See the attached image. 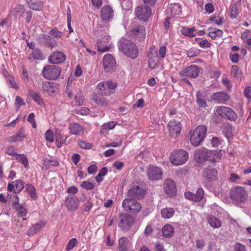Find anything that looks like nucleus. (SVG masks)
<instances>
[{
    "mask_svg": "<svg viewBox=\"0 0 251 251\" xmlns=\"http://www.w3.org/2000/svg\"><path fill=\"white\" fill-rule=\"evenodd\" d=\"M15 105L16 107V110L18 111L20 106L22 105H25V103L23 99H22L20 96H17L16 97Z\"/></svg>",
    "mask_w": 251,
    "mask_h": 251,
    "instance_id": "obj_50",
    "label": "nucleus"
},
{
    "mask_svg": "<svg viewBox=\"0 0 251 251\" xmlns=\"http://www.w3.org/2000/svg\"><path fill=\"white\" fill-rule=\"evenodd\" d=\"M29 7L34 10L39 11L43 7L42 2L39 0H33L31 3H30Z\"/></svg>",
    "mask_w": 251,
    "mask_h": 251,
    "instance_id": "obj_40",
    "label": "nucleus"
},
{
    "mask_svg": "<svg viewBox=\"0 0 251 251\" xmlns=\"http://www.w3.org/2000/svg\"><path fill=\"white\" fill-rule=\"evenodd\" d=\"M16 159L19 162L22 163L25 168H27L28 167V161L27 157L24 154H17Z\"/></svg>",
    "mask_w": 251,
    "mask_h": 251,
    "instance_id": "obj_36",
    "label": "nucleus"
},
{
    "mask_svg": "<svg viewBox=\"0 0 251 251\" xmlns=\"http://www.w3.org/2000/svg\"><path fill=\"white\" fill-rule=\"evenodd\" d=\"M34 117L35 115L33 113H30L28 116L27 121L32 124L33 128H35L36 127V125L35 123Z\"/></svg>",
    "mask_w": 251,
    "mask_h": 251,
    "instance_id": "obj_57",
    "label": "nucleus"
},
{
    "mask_svg": "<svg viewBox=\"0 0 251 251\" xmlns=\"http://www.w3.org/2000/svg\"><path fill=\"white\" fill-rule=\"evenodd\" d=\"M31 57L35 60H43L44 58L41 50L38 49H35L33 50L30 56L29 57V59H30Z\"/></svg>",
    "mask_w": 251,
    "mask_h": 251,
    "instance_id": "obj_34",
    "label": "nucleus"
},
{
    "mask_svg": "<svg viewBox=\"0 0 251 251\" xmlns=\"http://www.w3.org/2000/svg\"><path fill=\"white\" fill-rule=\"evenodd\" d=\"M170 135L176 137L179 134L181 130V124L176 120H171L168 124Z\"/></svg>",
    "mask_w": 251,
    "mask_h": 251,
    "instance_id": "obj_17",
    "label": "nucleus"
},
{
    "mask_svg": "<svg viewBox=\"0 0 251 251\" xmlns=\"http://www.w3.org/2000/svg\"><path fill=\"white\" fill-rule=\"evenodd\" d=\"M147 175L151 180H159L162 178L163 172L160 168L151 165L147 169Z\"/></svg>",
    "mask_w": 251,
    "mask_h": 251,
    "instance_id": "obj_11",
    "label": "nucleus"
},
{
    "mask_svg": "<svg viewBox=\"0 0 251 251\" xmlns=\"http://www.w3.org/2000/svg\"><path fill=\"white\" fill-rule=\"evenodd\" d=\"M24 6L22 5H17L13 9V12L16 17H21L25 12Z\"/></svg>",
    "mask_w": 251,
    "mask_h": 251,
    "instance_id": "obj_39",
    "label": "nucleus"
},
{
    "mask_svg": "<svg viewBox=\"0 0 251 251\" xmlns=\"http://www.w3.org/2000/svg\"><path fill=\"white\" fill-rule=\"evenodd\" d=\"M159 61V58L148 59L149 67L153 70L158 66Z\"/></svg>",
    "mask_w": 251,
    "mask_h": 251,
    "instance_id": "obj_47",
    "label": "nucleus"
},
{
    "mask_svg": "<svg viewBox=\"0 0 251 251\" xmlns=\"http://www.w3.org/2000/svg\"><path fill=\"white\" fill-rule=\"evenodd\" d=\"M45 138L47 141L51 143L54 141L53 134L50 130L49 129L46 131L45 133Z\"/></svg>",
    "mask_w": 251,
    "mask_h": 251,
    "instance_id": "obj_54",
    "label": "nucleus"
},
{
    "mask_svg": "<svg viewBox=\"0 0 251 251\" xmlns=\"http://www.w3.org/2000/svg\"><path fill=\"white\" fill-rule=\"evenodd\" d=\"M154 248L156 251H164V246L160 241H156L154 243Z\"/></svg>",
    "mask_w": 251,
    "mask_h": 251,
    "instance_id": "obj_62",
    "label": "nucleus"
},
{
    "mask_svg": "<svg viewBox=\"0 0 251 251\" xmlns=\"http://www.w3.org/2000/svg\"><path fill=\"white\" fill-rule=\"evenodd\" d=\"M146 187L144 183L133 186L128 191V199H143L146 194Z\"/></svg>",
    "mask_w": 251,
    "mask_h": 251,
    "instance_id": "obj_5",
    "label": "nucleus"
},
{
    "mask_svg": "<svg viewBox=\"0 0 251 251\" xmlns=\"http://www.w3.org/2000/svg\"><path fill=\"white\" fill-rule=\"evenodd\" d=\"M15 209L17 212V213L21 217H23L26 215V209L20 205L16 206Z\"/></svg>",
    "mask_w": 251,
    "mask_h": 251,
    "instance_id": "obj_51",
    "label": "nucleus"
},
{
    "mask_svg": "<svg viewBox=\"0 0 251 251\" xmlns=\"http://www.w3.org/2000/svg\"><path fill=\"white\" fill-rule=\"evenodd\" d=\"M205 241L203 239L197 240L196 241V248L201 250L203 249L205 246Z\"/></svg>",
    "mask_w": 251,
    "mask_h": 251,
    "instance_id": "obj_58",
    "label": "nucleus"
},
{
    "mask_svg": "<svg viewBox=\"0 0 251 251\" xmlns=\"http://www.w3.org/2000/svg\"><path fill=\"white\" fill-rule=\"evenodd\" d=\"M50 34L54 38H60L63 35V33L58 30L56 28H52L50 31Z\"/></svg>",
    "mask_w": 251,
    "mask_h": 251,
    "instance_id": "obj_49",
    "label": "nucleus"
},
{
    "mask_svg": "<svg viewBox=\"0 0 251 251\" xmlns=\"http://www.w3.org/2000/svg\"><path fill=\"white\" fill-rule=\"evenodd\" d=\"M117 85L116 83L110 81H105L101 82L98 86V88L100 90V93L104 95H109L114 92Z\"/></svg>",
    "mask_w": 251,
    "mask_h": 251,
    "instance_id": "obj_9",
    "label": "nucleus"
},
{
    "mask_svg": "<svg viewBox=\"0 0 251 251\" xmlns=\"http://www.w3.org/2000/svg\"><path fill=\"white\" fill-rule=\"evenodd\" d=\"M65 59V55L60 51L53 52L49 57V61L52 64L62 63Z\"/></svg>",
    "mask_w": 251,
    "mask_h": 251,
    "instance_id": "obj_21",
    "label": "nucleus"
},
{
    "mask_svg": "<svg viewBox=\"0 0 251 251\" xmlns=\"http://www.w3.org/2000/svg\"><path fill=\"white\" fill-rule=\"evenodd\" d=\"M230 197L234 201L243 202L247 200V193L243 187L236 186L230 190Z\"/></svg>",
    "mask_w": 251,
    "mask_h": 251,
    "instance_id": "obj_7",
    "label": "nucleus"
},
{
    "mask_svg": "<svg viewBox=\"0 0 251 251\" xmlns=\"http://www.w3.org/2000/svg\"><path fill=\"white\" fill-rule=\"evenodd\" d=\"M77 244V240L75 238H73L68 243L66 250L67 251H69L72 250L74 247H75Z\"/></svg>",
    "mask_w": 251,
    "mask_h": 251,
    "instance_id": "obj_53",
    "label": "nucleus"
},
{
    "mask_svg": "<svg viewBox=\"0 0 251 251\" xmlns=\"http://www.w3.org/2000/svg\"><path fill=\"white\" fill-rule=\"evenodd\" d=\"M217 113L222 117L227 118L231 121H235L237 118L236 113L231 108L226 106H218Z\"/></svg>",
    "mask_w": 251,
    "mask_h": 251,
    "instance_id": "obj_12",
    "label": "nucleus"
},
{
    "mask_svg": "<svg viewBox=\"0 0 251 251\" xmlns=\"http://www.w3.org/2000/svg\"><path fill=\"white\" fill-rule=\"evenodd\" d=\"M199 51L193 49H191L187 51V55L189 57L196 56L199 54Z\"/></svg>",
    "mask_w": 251,
    "mask_h": 251,
    "instance_id": "obj_59",
    "label": "nucleus"
},
{
    "mask_svg": "<svg viewBox=\"0 0 251 251\" xmlns=\"http://www.w3.org/2000/svg\"><path fill=\"white\" fill-rule=\"evenodd\" d=\"M79 200L74 195L69 194L65 199L64 204L69 211H74L78 208Z\"/></svg>",
    "mask_w": 251,
    "mask_h": 251,
    "instance_id": "obj_15",
    "label": "nucleus"
},
{
    "mask_svg": "<svg viewBox=\"0 0 251 251\" xmlns=\"http://www.w3.org/2000/svg\"><path fill=\"white\" fill-rule=\"evenodd\" d=\"M70 133L72 134L78 135L83 132V128L76 123L71 124L70 126Z\"/></svg>",
    "mask_w": 251,
    "mask_h": 251,
    "instance_id": "obj_28",
    "label": "nucleus"
},
{
    "mask_svg": "<svg viewBox=\"0 0 251 251\" xmlns=\"http://www.w3.org/2000/svg\"><path fill=\"white\" fill-rule=\"evenodd\" d=\"M118 49L125 55L131 59H135L139 54L136 45L131 40L122 38L118 44Z\"/></svg>",
    "mask_w": 251,
    "mask_h": 251,
    "instance_id": "obj_1",
    "label": "nucleus"
},
{
    "mask_svg": "<svg viewBox=\"0 0 251 251\" xmlns=\"http://www.w3.org/2000/svg\"><path fill=\"white\" fill-rule=\"evenodd\" d=\"M130 34L133 38L136 39L139 41H141L145 38V27L141 25H135L131 28Z\"/></svg>",
    "mask_w": 251,
    "mask_h": 251,
    "instance_id": "obj_13",
    "label": "nucleus"
},
{
    "mask_svg": "<svg viewBox=\"0 0 251 251\" xmlns=\"http://www.w3.org/2000/svg\"><path fill=\"white\" fill-rule=\"evenodd\" d=\"M199 73V68L197 65H192L180 71L179 75L189 78H196L198 76Z\"/></svg>",
    "mask_w": 251,
    "mask_h": 251,
    "instance_id": "obj_16",
    "label": "nucleus"
},
{
    "mask_svg": "<svg viewBox=\"0 0 251 251\" xmlns=\"http://www.w3.org/2000/svg\"><path fill=\"white\" fill-rule=\"evenodd\" d=\"M25 189L33 199H36L37 196L35 189L32 185L30 184H27L25 185Z\"/></svg>",
    "mask_w": 251,
    "mask_h": 251,
    "instance_id": "obj_42",
    "label": "nucleus"
},
{
    "mask_svg": "<svg viewBox=\"0 0 251 251\" xmlns=\"http://www.w3.org/2000/svg\"><path fill=\"white\" fill-rule=\"evenodd\" d=\"M217 176V171L213 168L204 169L203 176L208 181H212L216 179Z\"/></svg>",
    "mask_w": 251,
    "mask_h": 251,
    "instance_id": "obj_26",
    "label": "nucleus"
},
{
    "mask_svg": "<svg viewBox=\"0 0 251 251\" xmlns=\"http://www.w3.org/2000/svg\"><path fill=\"white\" fill-rule=\"evenodd\" d=\"M244 96L248 99H251V86L246 87L244 91Z\"/></svg>",
    "mask_w": 251,
    "mask_h": 251,
    "instance_id": "obj_61",
    "label": "nucleus"
},
{
    "mask_svg": "<svg viewBox=\"0 0 251 251\" xmlns=\"http://www.w3.org/2000/svg\"><path fill=\"white\" fill-rule=\"evenodd\" d=\"M83 99L82 94L80 92L76 93L75 96V100L72 102V104L75 105L81 106L83 105Z\"/></svg>",
    "mask_w": 251,
    "mask_h": 251,
    "instance_id": "obj_43",
    "label": "nucleus"
},
{
    "mask_svg": "<svg viewBox=\"0 0 251 251\" xmlns=\"http://www.w3.org/2000/svg\"><path fill=\"white\" fill-rule=\"evenodd\" d=\"M188 158V153L183 150L174 151L169 157L171 162L175 165L184 164Z\"/></svg>",
    "mask_w": 251,
    "mask_h": 251,
    "instance_id": "obj_4",
    "label": "nucleus"
},
{
    "mask_svg": "<svg viewBox=\"0 0 251 251\" xmlns=\"http://www.w3.org/2000/svg\"><path fill=\"white\" fill-rule=\"evenodd\" d=\"M6 80L11 87L15 89H17L18 88L17 84L15 81L14 78L12 76L8 75L6 78Z\"/></svg>",
    "mask_w": 251,
    "mask_h": 251,
    "instance_id": "obj_52",
    "label": "nucleus"
},
{
    "mask_svg": "<svg viewBox=\"0 0 251 251\" xmlns=\"http://www.w3.org/2000/svg\"><path fill=\"white\" fill-rule=\"evenodd\" d=\"M238 14L237 5L234 4L230 7V16L232 19L235 18Z\"/></svg>",
    "mask_w": 251,
    "mask_h": 251,
    "instance_id": "obj_48",
    "label": "nucleus"
},
{
    "mask_svg": "<svg viewBox=\"0 0 251 251\" xmlns=\"http://www.w3.org/2000/svg\"><path fill=\"white\" fill-rule=\"evenodd\" d=\"M163 235L167 238H170L173 236L174 233L173 227L170 225H166L162 228Z\"/></svg>",
    "mask_w": 251,
    "mask_h": 251,
    "instance_id": "obj_29",
    "label": "nucleus"
},
{
    "mask_svg": "<svg viewBox=\"0 0 251 251\" xmlns=\"http://www.w3.org/2000/svg\"><path fill=\"white\" fill-rule=\"evenodd\" d=\"M25 137V135L20 133H17L11 137L7 138V140L9 142H17L20 141L24 139Z\"/></svg>",
    "mask_w": 251,
    "mask_h": 251,
    "instance_id": "obj_44",
    "label": "nucleus"
},
{
    "mask_svg": "<svg viewBox=\"0 0 251 251\" xmlns=\"http://www.w3.org/2000/svg\"><path fill=\"white\" fill-rule=\"evenodd\" d=\"M197 102L199 105L201 107L204 108L206 106L205 101L202 98V95L200 92L197 93Z\"/></svg>",
    "mask_w": 251,
    "mask_h": 251,
    "instance_id": "obj_46",
    "label": "nucleus"
},
{
    "mask_svg": "<svg viewBox=\"0 0 251 251\" xmlns=\"http://www.w3.org/2000/svg\"><path fill=\"white\" fill-rule=\"evenodd\" d=\"M206 131L207 128L205 126H198L191 135L190 141L192 145L199 146L205 137Z\"/></svg>",
    "mask_w": 251,
    "mask_h": 251,
    "instance_id": "obj_3",
    "label": "nucleus"
},
{
    "mask_svg": "<svg viewBox=\"0 0 251 251\" xmlns=\"http://www.w3.org/2000/svg\"><path fill=\"white\" fill-rule=\"evenodd\" d=\"M231 73L237 80H241L243 76V73L238 66L234 65L232 66Z\"/></svg>",
    "mask_w": 251,
    "mask_h": 251,
    "instance_id": "obj_30",
    "label": "nucleus"
},
{
    "mask_svg": "<svg viewBox=\"0 0 251 251\" xmlns=\"http://www.w3.org/2000/svg\"><path fill=\"white\" fill-rule=\"evenodd\" d=\"M195 30L194 27L188 28L186 27H182L181 32L185 36H194V32Z\"/></svg>",
    "mask_w": 251,
    "mask_h": 251,
    "instance_id": "obj_45",
    "label": "nucleus"
},
{
    "mask_svg": "<svg viewBox=\"0 0 251 251\" xmlns=\"http://www.w3.org/2000/svg\"><path fill=\"white\" fill-rule=\"evenodd\" d=\"M93 100L97 104L100 106H106L108 105V101L103 97L95 96L93 98Z\"/></svg>",
    "mask_w": 251,
    "mask_h": 251,
    "instance_id": "obj_37",
    "label": "nucleus"
},
{
    "mask_svg": "<svg viewBox=\"0 0 251 251\" xmlns=\"http://www.w3.org/2000/svg\"><path fill=\"white\" fill-rule=\"evenodd\" d=\"M136 16L140 20L147 21L151 13V9L148 5H140L136 8Z\"/></svg>",
    "mask_w": 251,
    "mask_h": 251,
    "instance_id": "obj_10",
    "label": "nucleus"
},
{
    "mask_svg": "<svg viewBox=\"0 0 251 251\" xmlns=\"http://www.w3.org/2000/svg\"><path fill=\"white\" fill-rule=\"evenodd\" d=\"M128 240L126 237H122L119 240L120 251H127Z\"/></svg>",
    "mask_w": 251,
    "mask_h": 251,
    "instance_id": "obj_33",
    "label": "nucleus"
},
{
    "mask_svg": "<svg viewBox=\"0 0 251 251\" xmlns=\"http://www.w3.org/2000/svg\"><path fill=\"white\" fill-rule=\"evenodd\" d=\"M43 90L48 95H52L55 92L54 84L51 82L46 81L42 83Z\"/></svg>",
    "mask_w": 251,
    "mask_h": 251,
    "instance_id": "obj_27",
    "label": "nucleus"
},
{
    "mask_svg": "<svg viewBox=\"0 0 251 251\" xmlns=\"http://www.w3.org/2000/svg\"><path fill=\"white\" fill-rule=\"evenodd\" d=\"M162 217L165 219L171 218L174 214V210L171 208H166L161 210Z\"/></svg>",
    "mask_w": 251,
    "mask_h": 251,
    "instance_id": "obj_35",
    "label": "nucleus"
},
{
    "mask_svg": "<svg viewBox=\"0 0 251 251\" xmlns=\"http://www.w3.org/2000/svg\"><path fill=\"white\" fill-rule=\"evenodd\" d=\"M61 69L54 65H46L43 69V75L44 77L49 80L57 79L60 75Z\"/></svg>",
    "mask_w": 251,
    "mask_h": 251,
    "instance_id": "obj_6",
    "label": "nucleus"
},
{
    "mask_svg": "<svg viewBox=\"0 0 251 251\" xmlns=\"http://www.w3.org/2000/svg\"><path fill=\"white\" fill-rule=\"evenodd\" d=\"M229 96L226 93L219 92L213 94L212 99L218 103H225L229 99Z\"/></svg>",
    "mask_w": 251,
    "mask_h": 251,
    "instance_id": "obj_24",
    "label": "nucleus"
},
{
    "mask_svg": "<svg viewBox=\"0 0 251 251\" xmlns=\"http://www.w3.org/2000/svg\"><path fill=\"white\" fill-rule=\"evenodd\" d=\"M215 156L216 155L214 153L206 149L197 150L194 153V158L199 163L208 159L212 163L214 164L216 162Z\"/></svg>",
    "mask_w": 251,
    "mask_h": 251,
    "instance_id": "obj_2",
    "label": "nucleus"
},
{
    "mask_svg": "<svg viewBox=\"0 0 251 251\" xmlns=\"http://www.w3.org/2000/svg\"><path fill=\"white\" fill-rule=\"evenodd\" d=\"M78 145L80 148L84 149H90L92 147L91 144L83 141H79L78 143Z\"/></svg>",
    "mask_w": 251,
    "mask_h": 251,
    "instance_id": "obj_56",
    "label": "nucleus"
},
{
    "mask_svg": "<svg viewBox=\"0 0 251 251\" xmlns=\"http://www.w3.org/2000/svg\"><path fill=\"white\" fill-rule=\"evenodd\" d=\"M46 223L44 222V221H39L37 222L35 224L33 225L27 231V235L28 236H32L38 233L43 227H44Z\"/></svg>",
    "mask_w": 251,
    "mask_h": 251,
    "instance_id": "obj_25",
    "label": "nucleus"
},
{
    "mask_svg": "<svg viewBox=\"0 0 251 251\" xmlns=\"http://www.w3.org/2000/svg\"><path fill=\"white\" fill-rule=\"evenodd\" d=\"M114 16L113 11L109 5H104L101 10L100 17L102 21L108 22Z\"/></svg>",
    "mask_w": 251,
    "mask_h": 251,
    "instance_id": "obj_22",
    "label": "nucleus"
},
{
    "mask_svg": "<svg viewBox=\"0 0 251 251\" xmlns=\"http://www.w3.org/2000/svg\"><path fill=\"white\" fill-rule=\"evenodd\" d=\"M148 59L160 58L158 54L157 49L155 46H152L149 49L148 54Z\"/></svg>",
    "mask_w": 251,
    "mask_h": 251,
    "instance_id": "obj_31",
    "label": "nucleus"
},
{
    "mask_svg": "<svg viewBox=\"0 0 251 251\" xmlns=\"http://www.w3.org/2000/svg\"><path fill=\"white\" fill-rule=\"evenodd\" d=\"M134 221H119L118 225L123 230H128Z\"/></svg>",
    "mask_w": 251,
    "mask_h": 251,
    "instance_id": "obj_38",
    "label": "nucleus"
},
{
    "mask_svg": "<svg viewBox=\"0 0 251 251\" xmlns=\"http://www.w3.org/2000/svg\"><path fill=\"white\" fill-rule=\"evenodd\" d=\"M167 14H169L170 13L171 17H169V16L165 19V21L164 23V26L166 29H167L169 27V20L170 18L176 15L177 13L180 12V8L178 4H175L174 6L170 7L167 8Z\"/></svg>",
    "mask_w": 251,
    "mask_h": 251,
    "instance_id": "obj_23",
    "label": "nucleus"
},
{
    "mask_svg": "<svg viewBox=\"0 0 251 251\" xmlns=\"http://www.w3.org/2000/svg\"><path fill=\"white\" fill-rule=\"evenodd\" d=\"M184 196L188 200H191L195 202H199L200 201L203 197L204 191L202 188H200L198 189L196 194L191 192H186L184 193Z\"/></svg>",
    "mask_w": 251,
    "mask_h": 251,
    "instance_id": "obj_19",
    "label": "nucleus"
},
{
    "mask_svg": "<svg viewBox=\"0 0 251 251\" xmlns=\"http://www.w3.org/2000/svg\"><path fill=\"white\" fill-rule=\"evenodd\" d=\"M208 222L213 228H219L221 226L220 221H208Z\"/></svg>",
    "mask_w": 251,
    "mask_h": 251,
    "instance_id": "obj_63",
    "label": "nucleus"
},
{
    "mask_svg": "<svg viewBox=\"0 0 251 251\" xmlns=\"http://www.w3.org/2000/svg\"><path fill=\"white\" fill-rule=\"evenodd\" d=\"M38 43L41 45L48 46L50 48H57L58 45L51 37L46 34H42L38 38Z\"/></svg>",
    "mask_w": 251,
    "mask_h": 251,
    "instance_id": "obj_18",
    "label": "nucleus"
},
{
    "mask_svg": "<svg viewBox=\"0 0 251 251\" xmlns=\"http://www.w3.org/2000/svg\"><path fill=\"white\" fill-rule=\"evenodd\" d=\"M8 197L9 198V199L12 201L13 205L15 207L17 205H19V198L17 195L16 192L14 191L13 192V194H7Z\"/></svg>",
    "mask_w": 251,
    "mask_h": 251,
    "instance_id": "obj_41",
    "label": "nucleus"
},
{
    "mask_svg": "<svg viewBox=\"0 0 251 251\" xmlns=\"http://www.w3.org/2000/svg\"><path fill=\"white\" fill-rule=\"evenodd\" d=\"M29 94L38 104L42 105L44 103L43 100L39 93H36L33 90H29Z\"/></svg>",
    "mask_w": 251,
    "mask_h": 251,
    "instance_id": "obj_32",
    "label": "nucleus"
},
{
    "mask_svg": "<svg viewBox=\"0 0 251 251\" xmlns=\"http://www.w3.org/2000/svg\"><path fill=\"white\" fill-rule=\"evenodd\" d=\"M103 66L106 72H112L116 69V61L110 54H106L103 57Z\"/></svg>",
    "mask_w": 251,
    "mask_h": 251,
    "instance_id": "obj_14",
    "label": "nucleus"
},
{
    "mask_svg": "<svg viewBox=\"0 0 251 251\" xmlns=\"http://www.w3.org/2000/svg\"><path fill=\"white\" fill-rule=\"evenodd\" d=\"M16 187L17 192H20L24 188V183L21 180H17L16 181Z\"/></svg>",
    "mask_w": 251,
    "mask_h": 251,
    "instance_id": "obj_60",
    "label": "nucleus"
},
{
    "mask_svg": "<svg viewBox=\"0 0 251 251\" xmlns=\"http://www.w3.org/2000/svg\"><path fill=\"white\" fill-rule=\"evenodd\" d=\"M165 192L169 196H174L176 192V186L175 181L170 178L166 179L164 182Z\"/></svg>",
    "mask_w": 251,
    "mask_h": 251,
    "instance_id": "obj_20",
    "label": "nucleus"
},
{
    "mask_svg": "<svg viewBox=\"0 0 251 251\" xmlns=\"http://www.w3.org/2000/svg\"><path fill=\"white\" fill-rule=\"evenodd\" d=\"M81 186L82 187L90 190L93 189L94 188V186L92 183L86 181L82 182Z\"/></svg>",
    "mask_w": 251,
    "mask_h": 251,
    "instance_id": "obj_55",
    "label": "nucleus"
},
{
    "mask_svg": "<svg viewBox=\"0 0 251 251\" xmlns=\"http://www.w3.org/2000/svg\"><path fill=\"white\" fill-rule=\"evenodd\" d=\"M234 250L235 251H246L245 246L239 243L235 244Z\"/></svg>",
    "mask_w": 251,
    "mask_h": 251,
    "instance_id": "obj_64",
    "label": "nucleus"
},
{
    "mask_svg": "<svg viewBox=\"0 0 251 251\" xmlns=\"http://www.w3.org/2000/svg\"><path fill=\"white\" fill-rule=\"evenodd\" d=\"M122 206L126 211H130L132 213H137L141 209L142 206L139 202L134 199H126L122 203Z\"/></svg>",
    "mask_w": 251,
    "mask_h": 251,
    "instance_id": "obj_8",
    "label": "nucleus"
}]
</instances>
